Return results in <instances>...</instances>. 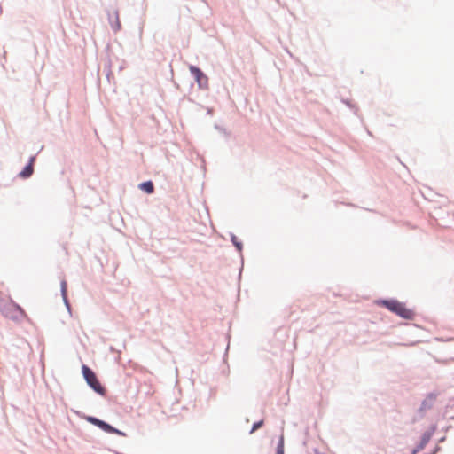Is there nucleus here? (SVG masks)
I'll list each match as a JSON object with an SVG mask.
<instances>
[{"mask_svg":"<svg viewBox=\"0 0 454 454\" xmlns=\"http://www.w3.org/2000/svg\"><path fill=\"white\" fill-rule=\"evenodd\" d=\"M263 424V421H259V422H256L253 425V428H252V433L254 432L255 430H257L258 428H260Z\"/></svg>","mask_w":454,"mask_h":454,"instance_id":"8","label":"nucleus"},{"mask_svg":"<svg viewBox=\"0 0 454 454\" xmlns=\"http://www.w3.org/2000/svg\"><path fill=\"white\" fill-rule=\"evenodd\" d=\"M116 20H118V17H116ZM120 27H121L120 22H119V20H117V21H116V26H115V27H114V30H115V31L119 30V29H120Z\"/></svg>","mask_w":454,"mask_h":454,"instance_id":"10","label":"nucleus"},{"mask_svg":"<svg viewBox=\"0 0 454 454\" xmlns=\"http://www.w3.org/2000/svg\"><path fill=\"white\" fill-rule=\"evenodd\" d=\"M191 73L194 75L200 87H206L207 85V77L201 72V70L194 66L190 67Z\"/></svg>","mask_w":454,"mask_h":454,"instance_id":"3","label":"nucleus"},{"mask_svg":"<svg viewBox=\"0 0 454 454\" xmlns=\"http://www.w3.org/2000/svg\"><path fill=\"white\" fill-rule=\"evenodd\" d=\"M99 428H101L102 430H104L105 432L109 433V434H119L121 436H126V434L123 432L114 428V427L106 423L105 421H103L101 423Z\"/></svg>","mask_w":454,"mask_h":454,"instance_id":"4","label":"nucleus"},{"mask_svg":"<svg viewBox=\"0 0 454 454\" xmlns=\"http://www.w3.org/2000/svg\"><path fill=\"white\" fill-rule=\"evenodd\" d=\"M89 421H90L92 424L98 426V427H100L101 423L103 422L102 420L96 419V418H90Z\"/></svg>","mask_w":454,"mask_h":454,"instance_id":"7","label":"nucleus"},{"mask_svg":"<svg viewBox=\"0 0 454 454\" xmlns=\"http://www.w3.org/2000/svg\"><path fill=\"white\" fill-rule=\"evenodd\" d=\"M379 304L386 307L391 312L398 315L399 317L404 319H411L414 317V313L411 309L405 307V305L402 302H399L395 300L389 301H380Z\"/></svg>","mask_w":454,"mask_h":454,"instance_id":"1","label":"nucleus"},{"mask_svg":"<svg viewBox=\"0 0 454 454\" xmlns=\"http://www.w3.org/2000/svg\"><path fill=\"white\" fill-rule=\"evenodd\" d=\"M277 454H284L283 450H282V449H279V450H278V453H277Z\"/></svg>","mask_w":454,"mask_h":454,"instance_id":"11","label":"nucleus"},{"mask_svg":"<svg viewBox=\"0 0 454 454\" xmlns=\"http://www.w3.org/2000/svg\"><path fill=\"white\" fill-rule=\"evenodd\" d=\"M34 160H35V159L31 158L29 164L27 166H26L24 168V169L20 173V176L21 177L27 178V177H29L33 174V171H34V168H33Z\"/></svg>","mask_w":454,"mask_h":454,"instance_id":"5","label":"nucleus"},{"mask_svg":"<svg viewBox=\"0 0 454 454\" xmlns=\"http://www.w3.org/2000/svg\"><path fill=\"white\" fill-rule=\"evenodd\" d=\"M139 188L148 194H151L154 191V186L152 181H146L139 184Z\"/></svg>","mask_w":454,"mask_h":454,"instance_id":"6","label":"nucleus"},{"mask_svg":"<svg viewBox=\"0 0 454 454\" xmlns=\"http://www.w3.org/2000/svg\"><path fill=\"white\" fill-rule=\"evenodd\" d=\"M61 291H62L63 295L65 296L66 292H67V282L66 281L61 282Z\"/></svg>","mask_w":454,"mask_h":454,"instance_id":"9","label":"nucleus"},{"mask_svg":"<svg viewBox=\"0 0 454 454\" xmlns=\"http://www.w3.org/2000/svg\"><path fill=\"white\" fill-rule=\"evenodd\" d=\"M82 374L88 385L97 393L105 395L106 389L99 383L96 374L87 365L82 367Z\"/></svg>","mask_w":454,"mask_h":454,"instance_id":"2","label":"nucleus"}]
</instances>
